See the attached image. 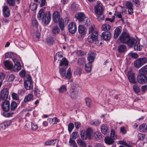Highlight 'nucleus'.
<instances>
[{
	"label": "nucleus",
	"mask_w": 147,
	"mask_h": 147,
	"mask_svg": "<svg viewBox=\"0 0 147 147\" xmlns=\"http://www.w3.org/2000/svg\"><path fill=\"white\" fill-rule=\"evenodd\" d=\"M37 18L39 20H42V22L45 24H49L51 18L50 13H45L42 9H41L39 11L37 15Z\"/></svg>",
	"instance_id": "obj_1"
},
{
	"label": "nucleus",
	"mask_w": 147,
	"mask_h": 147,
	"mask_svg": "<svg viewBox=\"0 0 147 147\" xmlns=\"http://www.w3.org/2000/svg\"><path fill=\"white\" fill-rule=\"evenodd\" d=\"M94 11L97 19L99 21L104 20L105 16L103 13V8L100 4L97 3L94 7Z\"/></svg>",
	"instance_id": "obj_2"
},
{
	"label": "nucleus",
	"mask_w": 147,
	"mask_h": 147,
	"mask_svg": "<svg viewBox=\"0 0 147 147\" xmlns=\"http://www.w3.org/2000/svg\"><path fill=\"white\" fill-rule=\"evenodd\" d=\"M127 44L129 47H134L135 51H140L142 49L139 41H137L134 38H129Z\"/></svg>",
	"instance_id": "obj_3"
},
{
	"label": "nucleus",
	"mask_w": 147,
	"mask_h": 147,
	"mask_svg": "<svg viewBox=\"0 0 147 147\" xmlns=\"http://www.w3.org/2000/svg\"><path fill=\"white\" fill-rule=\"evenodd\" d=\"M80 137L83 140L87 139H91L93 137V131L90 128L87 129L85 131H82L80 132Z\"/></svg>",
	"instance_id": "obj_4"
},
{
	"label": "nucleus",
	"mask_w": 147,
	"mask_h": 147,
	"mask_svg": "<svg viewBox=\"0 0 147 147\" xmlns=\"http://www.w3.org/2000/svg\"><path fill=\"white\" fill-rule=\"evenodd\" d=\"M67 67H61L59 68V71L61 76L62 78L65 77L66 79L69 80L71 76V72L70 68H68L66 74V71Z\"/></svg>",
	"instance_id": "obj_5"
},
{
	"label": "nucleus",
	"mask_w": 147,
	"mask_h": 147,
	"mask_svg": "<svg viewBox=\"0 0 147 147\" xmlns=\"http://www.w3.org/2000/svg\"><path fill=\"white\" fill-rule=\"evenodd\" d=\"M24 84L25 88L27 90H30L33 88V82L30 75H26Z\"/></svg>",
	"instance_id": "obj_6"
},
{
	"label": "nucleus",
	"mask_w": 147,
	"mask_h": 147,
	"mask_svg": "<svg viewBox=\"0 0 147 147\" xmlns=\"http://www.w3.org/2000/svg\"><path fill=\"white\" fill-rule=\"evenodd\" d=\"M146 61L147 59L145 57L137 59L134 61V65L135 67L138 68L145 64Z\"/></svg>",
	"instance_id": "obj_7"
},
{
	"label": "nucleus",
	"mask_w": 147,
	"mask_h": 147,
	"mask_svg": "<svg viewBox=\"0 0 147 147\" xmlns=\"http://www.w3.org/2000/svg\"><path fill=\"white\" fill-rule=\"evenodd\" d=\"M98 33L97 31H95L91 34L88 37V41L90 43H92L94 41L97 40Z\"/></svg>",
	"instance_id": "obj_8"
},
{
	"label": "nucleus",
	"mask_w": 147,
	"mask_h": 147,
	"mask_svg": "<svg viewBox=\"0 0 147 147\" xmlns=\"http://www.w3.org/2000/svg\"><path fill=\"white\" fill-rule=\"evenodd\" d=\"M79 92L77 88L74 86H72L70 90V94L71 98H76L78 97Z\"/></svg>",
	"instance_id": "obj_9"
},
{
	"label": "nucleus",
	"mask_w": 147,
	"mask_h": 147,
	"mask_svg": "<svg viewBox=\"0 0 147 147\" xmlns=\"http://www.w3.org/2000/svg\"><path fill=\"white\" fill-rule=\"evenodd\" d=\"M129 38V36L128 33L123 32L119 36V40L121 43L127 44Z\"/></svg>",
	"instance_id": "obj_10"
},
{
	"label": "nucleus",
	"mask_w": 147,
	"mask_h": 147,
	"mask_svg": "<svg viewBox=\"0 0 147 147\" xmlns=\"http://www.w3.org/2000/svg\"><path fill=\"white\" fill-rule=\"evenodd\" d=\"M127 76L129 81L132 83H137L135 77L134 73L131 71H129L127 74Z\"/></svg>",
	"instance_id": "obj_11"
},
{
	"label": "nucleus",
	"mask_w": 147,
	"mask_h": 147,
	"mask_svg": "<svg viewBox=\"0 0 147 147\" xmlns=\"http://www.w3.org/2000/svg\"><path fill=\"white\" fill-rule=\"evenodd\" d=\"M14 63V65L13 68V70L15 71H18L21 68V66L19 61L16 58L12 59Z\"/></svg>",
	"instance_id": "obj_12"
},
{
	"label": "nucleus",
	"mask_w": 147,
	"mask_h": 147,
	"mask_svg": "<svg viewBox=\"0 0 147 147\" xmlns=\"http://www.w3.org/2000/svg\"><path fill=\"white\" fill-rule=\"evenodd\" d=\"M137 80L141 84H144L147 82V78L144 75L140 74L137 76Z\"/></svg>",
	"instance_id": "obj_13"
},
{
	"label": "nucleus",
	"mask_w": 147,
	"mask_h": 147,
	"mask_svg": "<svg viewBox=\"0 0 147 147\" xmlns=\"http://www.w3.org/2000/svg\"><path fill=\"white\" fill-rule=\"evenodd\" d=\"M69 32L71 34H74L76 30L77 27L75 24L73 22H71L69 24L68 28Z\"/></svg>",
	"instance_id": "obj_14"
},
{
	"label": "nucleus",
	"mask_w": 147,
	"mask_h": 147,
	"mask_svg": "<svg viewBox=\"0 0 147 147\" xmlns=\"http://www.w3.org/2000/svg\"><path fill=\"white\" fill-rule=\"evenodd\" d=\"M9 94L8 89L7 88H4L1 91V96L3 100H5L8 98Z\"/></svg>",
	"instance_id": "obj_15"
},
{
	"label": "nucleus",
	"mask_w": 147,
	"mask_h": 147,
	"mask_svg": "<svg viewBox=\"0 0 147 147\" xmlns=\"http://www.w3.org/2000/svg\"><path fill=\"white\" fill-rule=\"evenodd\" d=\"M125 6L126 8L128 9V14L130 15L132 14L134 12L133 4L130 1H127L126 3Z\"/></svg>",
	"instance_id": "obj_16"
},
{
	"label": "nucleus",
	"mask_w": 147,
	"mask_h": 147,
	"mask_svg": "<svg viewBox=\"0 0 147 147\" xmlns=\"http://www.w3.org/2000/svg\"><path fill=\"white\" fill-rule=\"evenodd\" d=\"M2 107L3 110L5 112H8L10 107L9 102L8 100L5 101L2 103Z\"/></svg>",
	"instance_id": "obj_17"
},
{
	"label": "nucleus",
	"mask_w": 147,
	"mask_h": 147,
	"mask_svg": "<svg viewBox=\"0 0 147 147\" xmlns=\"http://www.w3.org/2000/svg\"><path fill=\"white\" fill-rule=\"evenodd\" d=\"M111 36V34L110 32L108 31H105L102 33L101 35V38L105 40H109Z\"/></svg>",
	"instance_id": "obj_18"
},
{
	"label": "nucleus",
	"mask_w": 147,
	"mask_h": 147,
	"mask_svg": "<svg viewBox=\"0 0 147 147\" xmlns=\"http://www.w3.org/2000/svg\"><path fill=\"white\" fill-rule=\"evenodd\" d=\"M3 13L5 17H8L10 15V11L7 6H4L3 8Z\"/></svg>",
	"instance_id": "obj_19"
},
{
	"label": "nucleus",
	"mask_w": 147,
	"mask_h": 147,
	"mask_svg": "<svg viewBox=\"0 0 147 147\" xmlns=\"http://www.w3.org/2000/svg\"><path fill=\"white\" fill-rule=\"evenodd\" d=\"M75 18L78 20L79 22H82L84 21L86 18V16L83 13H79L75 16Z\"/></svg>",
	"instance_id": "obj_20"
},
{
	"label": "nucleus",
	"mask_w": 147,
	"mask_h": 147,
	"mask_svg": "<svg viewBox=\"0 0 147 147\" xmlns=\"http://www.w3.org/2000/svg\"><path fill=\"white\" fill-rule=\"evenodd\" d=\"M95 56V53L91 51L89 52L87 57V59L89 61L88 63H92L94 61Z\"/></svg>",
	"instance_id": "obj_21"
},
{
	"label": "nucleus",
	"mask_w": 147,
	"mask_h": 147,
	"mask_svg": "<svg viewBox=\"0 0 147 147\" xmlns=\"http://www.w3.org/2000/svg\"><path fill=\"white\" fill-rule=\"evenodd\" d=\"M60 14L57 11L54 12L53 14V19L54 21L56 23L58 22L60 20Z\"/></svg>",
	"instance_id": "obj_22"
},
{
	"label": "nucleus",
	"mask_w": 147,
	"mask_h": 147,
	"mask_svg": "<svg viewBox=\"0 0 147 147\" xmlns=\"http://www.w3.org/2000/svg\"><path fill=\"white\" fill-rule=\"evenodd\" d=\"M68 65V62L67 60L65 58H63L60 61L59 64V66L61 67H67Z\"/></svg>",
	"instance_id": "obj_23"
},
{
	"label": "nucleus",
	"mask_w": 147,
	"mask_h": 147,
	"mask_svg": "<svg viewBox=\"0 0 147 147\" xmlns=\"http://www.w3.org/2000/svg\"><path fill=\"white\" fill-rule=\"evenodd\" d=\"M34 96L32 94H29L26 95L25 97L24 100V102H27L33 100Z\"/></svg>",
	"instance_id": "obj_24"
},
{
	"label": "nucleus",
	"mask_w": 147,
	"mask_h": 147,
	"mask_svg": "<svg viewBox=\"0 0 147 147\" xmlns=\"http://www.w3.org/2000/svg\"><path fill=\"white\" fill-rule=\"evenodd\" d=\"M79 33L81 35H84L86 32V29L85 27L80 25L78 28Z\"/></svg>",
	"instance_id": "obj_25"
},
{
	"label": "nucleus",
	"mask_w": 147,
	"mask_h": 147,
	"mask_svg": "<svg viewBox=\"0 0 147 147\" xmlns=\"http://www.w3.org/2000/svg\"><path fill=\"white\" fill-rule=\"evenodd\" d=\"M51 31L52 34L56 35L59 33L60 30L57 26H55L52 27Z\"/></svg>",
	"instance_id": "obj_26"
},
{
	"label": "nucleus",
	"mask_w": 147,
	"mask_h": 147,
	"mask_svg": "<svg viewBox=\"0 0 147 147\" xmlns=\"http://www.w3.org/2000/svg\"><path fill=\"white\" fill-rule=\"evenodd\" d=\"M108 128L107 125L105 124H103L101 127V130L102 132L104 134H106L109 132Z\"/></svg>",
	"instance_id": "obj_27"
},
{
	"label": "nucleus",
	"mask_w": 147,
	"mask_h": 147,
	"mask_svg": "<svg viewBox=\"0 0 147 147\" xmlns=\"http://www.w3.org/2000/svg\"><path fill=\"white\" fill-rule=\"evenodd\" d=\"M4 64L5 67L8 70H11L13 68V65L7 60H6L4 62Z\"/></svg>",
	"instance_id": "obj_28"
},
{
	"label": "nucleus",
	"mask_w": 147,
	"mask_h": 147,
	"mask_svg": "<svg viewBox=\"0 0 147 147\" xmlns=\"http://www.w3.org/2000/svg\"><path fill=\"white\" fill-rule=\"evenodd\" d=\"M113 139L110 137H106L104 139L105 142L108 145H111L113 144L114 141Z\"/></svg>",
	"instance_id": "obj_29"
},
{
	"label": "nucleus",
	"mask_w": 147,
	"mask_h": 147,
	"mask_svg": "<svg viewBox=\"0 0 147 147\" xmlns=\"http://www.w3.org/2000/svg\"><path fill=\"white\" fill-rule=\"evenodd\" d=\"M140 74L144 75L147 74V65H146L139 70Z\"/></svg>",
	"instance_id": "obj_30"
},
{
	"label": "nucleus",
	"mask_w": 147,
	"mask_h": 147,
	"mask_svg": "<svg viewBox=\"0 0 147 147\" xmlns=\"http://www.w3.org/2000/svg\"><path fill=\"white\" fill-rule=\"evenodd\" d=\"M37 87H35L34 90V95L38 97H39L41 96L42 93V92H41L38 88Z\"/></svg>",
	"instance_id": "obj_31"
},
{
	"label": "nucleus",
	"mask_w": 147,
	"mask_h": 147,
	"mask_svg": "<svg viewBox=\"0 0 147 147\" xmlns=\"http://www.w3.org/2000/svg\"><path fill=\"white\" fill-rule=\"evenodd\" d=\"M126 47L124 45H120L118 46L117 48L118 51L120 53H123L126 51Z\"/></svg>",
	"instance_id": "obj_32"
},
{
	"label": "nucleus",
	"mask_w": 147,
	"mask_h": 147,
	"mask_svg": "<svg viewBox=\"0 0 147 147\" xmlns=\"http://www.w3.org/2000/svg\"><path fill=\"white\" fill-rule=\"evenodd\" d=\"M139 129L140 131L145 132L147 131V126L145 124L143 123L140 126Z\"/></svg>",
	"instance_id": "obj_33"
},
{
	"label": "nucleus",
	"mask_w": 147,
	"mask_h": 147,
	"mask_svg": "<svg viewBox=\"0 0 147 147\" xmlns=\"http://www.w3.org/2000/svg\"><path fill=\"white\" fill-rule=\"evenodd\" d=\"M121 32V29L119 28H116L115 30L114 37L115 38H117Z\"/></svg>",
	"instance_id": "obj_34"
},
{
	"label": "nucleus",
	"mask_w": 147,
	"mask_h": 147,
	"mask_svg": "<svg viewBox=\"0 0 147 147\" xmlns=\"http://www.w3.org/2000/svg\"><path fill=\"white\" fill-rule=\"evenodd\" d=\"M57 90L59 91V93H63L67 91V87L65 85H62Z\"/></svg>",
	"instance_id": "obj_35"
},
{
	"label": "nucleus",
	"mask_w": 147,
	"mask_h": 147,
	"mask_svg": "<svg viewBox=\"0 0 147 147\" xmlns=\"http://www.w3.org/2000/svg\"><path fill=\"white\" fill-rule=\"evenodd\" d=\"M46 41L48 45H53L54 42V38L52 36H49L47 38Z\"/></svg>",
	"instance_id": "obj_36"
},
{
	"label": "nucleus",
	"mask_w": 147,
	"mask_h": 147,
	"mask_svg": "<svg viewBox=\"0 0 147 147\" xmlns=\"http://www.w3.org/2000/svg\"><path fill=\"white\" fill-rule=\"evenodd\" d=\"M92 65L91 63H88L85 65V69L87 72H90L92 68Z\"/></svg>",
	"instance_id": "obj_37"
},
{
	"label": "nucleus",
	"mask_w": 147,
	"mask_h": 147,
	"mask_svg": "<svg viewBox=\"0 0 147 147\" xmlns=\"http://www.w3.org/2000/svg\"><path fill=\"white\" fill-rule=\"evenodd\" d=\"M77 62L78 65H82L85 63L86 59L85 58L83 57L80 58L78 59Z\"/></svg>",
	"instance_id": "obj_38"
},
{
	"label": "nucleus",
	"mask_w": 147,
	"mask_h": 147,
	"mask_svg": "<svg viewBox=\"0 0 147 147\" xmlns=\"http://www.w3.org/2000/svg\"><path fill=\"white\" fill-rule=\"evenodd\" d=\"M17 107V103L15 101H12L11 104L10 109L12 111H14Z\"/></svg>",
	"instance_id": "obj_39"
},
{
	"label": "nucleus",
	"mask_w": 147,
	"mask_h": 147,
	"mask_svg": "<svg viewBox=\"0 0 147 147\" xmlns=\"http://www.w3.org/2000/svg\"><path fill=\"white\" fill-rule=\"evenodd\" d=\"M56 140H49L45 142V145L46 146L53 145H54L56 142Z\"/></svg>",
	"instance_id": "obj_40"
},
{
	"label": "nucleus",
	"mask_w": 147,
	"mask_h": 147,
	"mask_svg": "<svg viewBox=\"0 0 147 147\" xmlns=\"http://www.w3.org/2000/svg\"><path fill=\"white\" fill-rule=\"evenodd\" d=\"M102 28L103 30L107 31L111 29V26L108 24H105L102 25Z\"/></svg>",
	"instance_id": "obj_41"
},
{
	"label": "nucleus",
	"mask_w": 147,
	"mask_h": 147,
	"mask_svg": "<svg viewBox=\"0 0 147 147\" xmlns=\"http://www.w3.org/2000/svg\"><path fill=\"white\" fill-rule=\"evenodd\" d=\"M15 76L13 74H11L7 76L6 80L8 82H11L14 79Z\"/></svg>",
	"instance_id": "obj_42"
},
{
	"label": "nucleus",
	"mask_w": 147,
	"mask_h": 147,
	"mask_svg": "<svg viewBox=\"0 0 147 147\" xmlns=\"http://www.w3.org/2000/svg\"><path fill=\"white\" fill-rule=\"evenodd\" d=\"M30 124V125L29 127H28V128H30L31 127L32 128V129L33 130H36L38 128V126L36 124H32V123L30 124V123L29 124H26V126H28V125Z\"/></svg>",
	"instance_id": "obj_43"
},
{
	"label": "nucleus",
	"mask_w": 147,
	"mask_h": 147,
	"mask_svg": "<svg viewBox=\"0 0 147 147\" xmlns=\"http://www.w3.org/2000/svg\"><path fill=\"white\" fill-rule=\"evenodd\" d=\"M93 136L96 140H98L101 138V133L98 131H96L93 134Z\"/></svg>",
	"instance_id": "obj_44"
},
{
	"label": "nucleus",
	"mask_w": 147,
	"mask_h": 147,
	"mask_svg": "<svg viewBox=\"0 0 147 147\" xmlns=\"http://www.w3.org/2000/svg\"><path fill=\"white\" fill-rule=\"evenodd\" d=\"M59 26L61 30H64V21L63 20H59Z\"/></svg>",
	"instance_id": "obj_45"
},
{
	"label": "nucleus",
	"mask_w": 147,
	"mask_h": 147,
	"mask_svg": "<svg viewBox=\"0 0 147 147\" xmlns=\"http://www.w3.org/2000/svg\"><path fill=\"white\" fill-rule=\"evenodd\" d=\"M69 145L72 147H78L75 141L70 138L69 141Z\"/></svg>",
	"instance_id": "obj_46"
},
{
	"label": "nucleus",
	"mask_w": 147,
	"mask_h": 147,
	"mask_svg": "<svg viewBox=\"0 0 147 147\" xmlns=\"http://www.w3.org/2000/svg\"><path fill=\"white\" fill-rule=\"evenodd\" d=\"M78 144L82 147H86V145L84 142L81 140H78L77 141Z\"/></svg>",
	"instance_id": "obj_47"
},
{
	"label": "nucleus",
	"mask_w": 147,
	"mask_h": 147,
	"mask_svg": "<svg viewBox=\"0 0 147 147\" xmlns=\"http://www.w3.org/2000/svg\"><path fill=\"white\" fill-rule=\"evenodd\" d=\"M100 123L99 121L98 120H92L90 121V124L92 125L95 126L98 125Z\"/></svg>",
	"instance_id": "obj_48"
},
{
	"label": "nucleus",
	"mask_w": 147,
	"mask_h": 147,
	"mask_svg": "<svg viewBox=\"0 0 147 147\" xmlns=\"http://www.w3.org/2000/svg\"><path fill=\"white\" fill-rule=\"evenodd\" d=\"M86 103L87 106L90 107L92 105V102L91 99L88 97H86L85 99Z\"/></svg>",
	"instance_id": "obj_49"
},
{
	"label": "nucleus",
	"mask_w": 147,
	"mask_h": 147,
	"mask_svg": "<svg viewBox=\"0 0 147 147\" xmlns=\"http://www.w3.org/2000/svg\"><path fill=\"white\" fill-rule=\"evenodd\" d=\"M74 125L73 123H69L68 125V130L69 132H71L74 129Z\"/></svg>",
	"instance_id": "obj_50"
},
{
	"label": "nucleus",
	"mask_w": 147,
	"mask_h": 147,
	"mask_svg": "<svg viewBox=\"0 0 147 147\" xmlns=\"http://www.w3.org/2000/svg\"><path fill=\"white\" fill-rule=\"evenodd\" d=\"M145 135L144 134L139 133L138 135V137L139 140H143L145 138Z\"/></svg>",
	"instance_id": "obj_51"
},
{
	"label": "nucleus",
	"mask_w": 147,
	"mask_h": 147,
	"mask_svg": "<svg viewBox=\"0 0 147 147\" xmlns=\"http://www.w3.org/2000/svg\"><path fill=\"white\" fill-rule=\"evenodd\" d=\"M13 114V112L8 113L7 112H5L3 113V115L5 117H8L12 116Z\"/></svg>",
	"instance_id": "obj_52"
},
{
	"label": "nucleus",
	"mask_w": 147,
	"mask_h": 147,
	"mask_svg": "<svg viewBox=\"0 0 147 147\" xmlns=\"http://www.w3.org/2000/svg\"><path fill=\"white\" fill-rule=\"evenodd\" d=\"M30 8L32 11L36 10L37 8V5L35 3H31L30 5Z\"/></svg>",
	"instance_id": "obj_53"
},
{
	"label": "nucleus",
	"mask_w": 147,
	"mask_h": 147,
	"mask_svg": "<svg viewBox=\"0 0 147 147\" xmlns=\"http://www.w3.org/2000/svg\"><path fill=\"white\" fill-rule=\"evenodd\" d=\"M110 137L113 139L117 138V136L115 135V131L114 130L112 129L111 130Z\"/></svg>",
	"instance_id": "obj_54"
},
{
	"label": "nucleus",
	"mask_w": 147,
	"mask_h": 147,
	"mask_svg": "<svg viewBox=\"0 0 147 147\" xmlns=\"http://www.w3.org/2000/svg\"><path fill=\"white\" fill-rule=\"evenodd\" d=\"M78 5L76 3L72 4L70 6L71 9L73 11H75L78 9Z\"/></svg>",
	"instance_id": "obj_55"
},
{
	"label": "nucleus",
	"mask_w": 147,
	"mask_h": 147,
	"mask_svg": "<svg viewBox=\"0 0 147 147\" xmlns=\"http://www.w3.org/2000/svg\"><path fill=\"white\" fill-rule=\"evenodd\" d=\"M19 46L21 47L24 48L26 46V43L23 41H21L19 43Z\"/></svg>",
	"instance_id": "obj_56"
},
{
	"label": "nucleus",
	"mask_w": 147,
	"mask_h": 147,
	"mask_svg": "<svg viewBox=\"0 0 147 147\" xmlns=\"http://www.w3.org/2000/svg\"><path fill=\"white\" fill-rule=\"evenodd\" d=\"M128 55L134 59H137L138 58V54L135 53H130Z\"/></svg>",
	"instance_id": "obj_57"
},
{
	"label": "nucleus",
	"mask_w": 147,
	"mask_h": 147,
	"mask_svg": "<svg viewBox=\"0 0 147 147\" xmlns=\"http://www.w3.org/2000/svg\"><path fill=\"white\" fill-rule=\"evenodd\" d=\"M14 53H7L5 54V57L6 58H12V56L13 55Z\"/></svg>",
	"instance_id": "obj_58"
},
{
	"label": "nucleus",
	"mask_w": 147,
	"mask_h": 147,
	"mask_svg": "<svg viewBox=\"0 0 147 147\" xmlns=\"http://www.w3.org/2000/svg\"><path fill=\"white\" fill-rule=\"evenodd\" d=\"M7 2L9 5L13 6L15 4V0H7Z\"/></svg>",
	"instance_id": "obj_59"
},
{
	"label": "nucleus",
	"mask_w": 147,
	"mask_h": 147,
	"mask_svg": "<svg viewBox=\"0 0 147 147\" xmlns=\"http://www.w3.org/2000/svg\"><path fill=\"white\" fill-rule=\"evenodd\" d=\"M134 90L136 93H139L140 91L139 87L136 85H134L133 86Z\"/></svg>",
	"instance_id": "obj_60"
},
{
	"label": "nucleus",
	"mask_w": 147,
	"mask_h": 147,
	"mask_svg": "<svg viewBox=\"0 0 147 147\" xmlns=\"http://www.w3.org/2000/svg\"><path fill=\"white\" fill-rule=\"evenodd\" d=\"M11 96L13 99L18 100L19 99L18 95L15 93H13L12 94Z\"/></svg>",
	"instance_id": "obj_61"
},
{
	"label": "nucleus",
	"mask_w": 147,
	"mask_h": 147,
	"mask_svg": "<svg viewBox=\"0 0 147 147\" xmlns=\"http://www.w3.org/2000/svg\"><path fill=\"white\" fill-rule=\"evenodd\" d=\"M136 7H138L140 5V2L139 0H130Z\"/></svg>",
	"instance_id": "obj_62"
},
{
	"label": "nucleus",
	"mask_w": 147,
	"mask_h": 147,
	"mask_svg": "<svg viewBox=\"0 0 147 147\" xmlns=\"http://www.w3.org/2000/svg\"><path fill=\"white\" fill-rule=\"evenodd\" d=\"M74 125L76 128L77 129H79L81 126V123L78 121H76L74 122Z\"/></svg>",
	"instance_id": "obj_63"
},
{
	"label": "nucleus",
	"mask_w": 147,
	"mask_h": 147,
	"mask_svg": "<svg viewBox=\"0 0 147 147\" xmlns=\"http://www.w3.org/2000/svg\"><path fill=\"white\" fill-rule=\"evenodd\" d=\"M20 76L22 78L24 77L26 75V71L25 70H22L19 73Z\"/></svg>",
	"instance_id": "obj_64"
}]
</instances>
